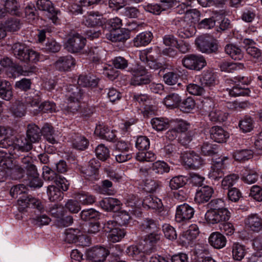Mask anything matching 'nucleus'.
Listing matches in <instances>:
<instances>
[{
	"mask_svg": "<svg viewBox=\"0 0 262 262\" xmlns=\"http://www.w3.org/2000/svg\"><path fill=\"white\" fill-rule=\"evenodd\" d=\"M12 49L14 56L20 61L27 63H36L39 60V54L25 44L15 43L13 45Z\"/></svg>",
	"mask_w": 262,
	"mask_h": 262,
	"instance_id": "f257e3e1",
	"label": "nucleus"
},
{
	"mask_svg": "<svg viewBox=\"0 0 262 262\" xmlns=\"http://www.w3.org/2000/svg\"><path fill=\"white\" fill-rule=\"evenodd\" d=\"M65 89L67 110L73 114L75 113L80 108L79 101L81 98L82 92L79 88L71 84L67 85Z\"/></svg>",
	"mask_w": 262,
	"mask_h": 262,
	"instance_id": "f03ea898",
	"label": "nucleus"
},
{
	"mask_svg": "<svg viewBox=\"0 0 262 262\" xmlns=\"http://www.w3.org/2000/svg\"><path fill=\"white\" fill-rule=\"evenodd\" d=\"M195 42L197 48L202 53H211L215 52L218 49L217 40L206 35L199 36Z\"/></svg>",
	"mask_w": 262,
	"mask_h": 262,
	"instance_id": "7ed1b4c3",
	"label": "nucleus"
},
{
	"mask_svg": "<svg viewBox=\"0 0 262 262\" xmlns=\"http://www.w3.org/2000/svg\"><path fill=\"white\" fill-rule=\"evenodd\" d=\"M42 177L45 181H53L56 185L60 186L62 191H66L69 189L70 184L68 181L47 166L42 167Z\"/></svg>",
	"mask_w": 262,
	"mask_h": 262,
	"instance_id": "20e7f679",
	"label": "nucleus"
},
{
	"mask_svg": "<svg viewBox=\"0 0 262 262\" xmlns=\"http://www.w3.org/2000/svg\"><path fill=\"white\" fill-rule=\"evenodd\" d=\"M86 44L84 37L77 33L70 34L66 43V48L69 52L77 53L83 49Z\"/></svg>",
	"mask_w": 262,
	"mask_h": 262,
	"instance_id": "39448f33",
	"label": "nucleus"
},
{
	"mask_svg": "<svg viewBox=\"0 0 262 262\" xmlns=\"http://www.w3.org/2000/svg\"><path fill=\"white\" fill-rule=\"evenodd\" d=\"M182 62L186 68L196 71H200L206 66V61L203 56L194 54L185 56Z\"/></svg>",
	"mask_w": 262,
	"mask_h": 262,
	"instance_id": "423d86ee",
	"label": "nucleus"
},
{
	"mask_svg": "<svg viewBox=\"0 0 262 262\" xmlns=\"http://www.w3.org/2000/svg\"><path fill=\"white\" fill-rule=\"evenodd\" d=\"M173 24L180 27L178 34L183 38H190L193 36L196 33V28L194 24L188 23L186 20L177 18L173 20Z\"/></svg>",
	"mask_w": 262,
	"mask_h": 262,
	"instance_id": "0eeeda50",
	"label": "nucleus"
},
{
	"mask_svg": "<svg viewBox=\"0 0 262 262\" xmlns=\"http://www.w3.org/2000/svg\"><path fill=\"white\" fill-rule=\"evenodd\" d=\"M133 77L130 83L134 85L146 84L150 82V79L144 66L138 65L131 71Z\"/></svg>",
	"mask_w": 262,
	"mask_h": 262,
	"instance_id": "6e6552de",
	"label": "nucleus"
},
{
	"mask_svg": "<svg viewBox=\"0 0 262 262\" xmlns=\"http://www.w3.org/2000/svg\"><path fill=\"white\" fill-rule=\"evenodd\" d=\"M228 160V157L225 156L214 161L209 172V178L215 181H218L222 178L224 175L223 169L227 164Z\"/></svg>",
	"mask_w": 262,
	"mask_h": 262,
	"instance_id": "1a4fd4ad",
	"label": "nucleus"
},
{
	"mask_svg": "<svg viewBox=\"0 0 262 262\" xmlns=\"http://www.w3.org/2000/svg\"><path fill=\"white\" fill-rule=\"evenodd\" d=\"M230 213L228 209L217 211L210 209L205 214V219L210 224H214L225 222L229 219Z\"/></svg>",
	"mask_w": 262,
	"mask_h": 262,
	"instance_id": "9d476101",
	"label": "nucleus"
},
{
	"mask_svg": "<svg viewBox=\"0 0 262 262\" xmlns=\"http://www.w3.org/2000/svg\"><path fill=\"white\" fill-rule=\"evenodd\" d=\"M184 164L190 168L196 169L203 164V160L193 151L185 152L181 156Z\"/></svg>",
	"mask_w": 262,
	"mask_h": 262,
	"instance_id": "9b49d317",
	"label": "nucleus"
},
{
	"mask_svg": "<svg viewBox=\"0 0 262 262\" xmlns=\"http://www.w3.org/2000/svg\"><path fill=\"white\" fill-rule=\"evenodd\" d=\"M108 251L103 247L96 246L86 250V258L92 262H103L108 255Z\"/></svg>",
	"mask_w": 262,
	"mask_h": 262,
	"instance_id": "f8f14e48",
	"label": "nucleus"
},
{
	"mask_svg": "<svg viewBox=\"0 0 262 262\" xmlns=\"http://www.w3.org/2000/svg\"><path fill=\"white\" fill-rule=\"evenodd\" d=\"M194 213V209L188 204L184 203L177 207L175 220L178 223L186 222L191 219Z\"/></svg>",
	"mask_w": 262,
	"mask_h": 262,
	"instance_id": "ddd939ff",
	"label": "nucleus"
},
{
	"mask_svg": "<svg viewBox=\"0 0 262 262\" xmlns=\"http://www.w3.org/2000/svg\"><path fill=\"white\" fill-rule=\"evenodd\" d=\"M66 241L68 243L81 242L83 246H88L89 243V239L83 235L78 229H69L66 232Z\"/></svg>",
	"mask_w": 262,
	"mask_h": 262,
	"instance_id": "4468645a",
	"label": "nucleus"
},
{
	"mask_svg": "<svg viewBox=\"0 0 262 262\" xmlns=\"http://www.w3.org/2000/svg\"><path fill=\"white\" fill-rule=\"evenodd\" d=\"M36 6L39 10L45 11L46 15L54 24L57 23L58 19L56 16L57 13L51 1L49 0H38Z\"/></svg>",
	"mask_w": 262,
	"mask_h": 262,
	"instance_id": "2eb2a0df",
	"label": "nucleus"
},
{
	"mask_svg": "<svg viewBox=\"0 0 262 262\" xmlns=\"http://www.w3.org/2000/svg\"><path fill=\"white\" fill-rule=\"evenodd\" d=\"M245 227L249 231L258 232L262 230V219L257 214H251L244 221Z\"/></svg>",
	"mask_w": 262,
	"mask_h": 262,
	"instance_id": "dca6fc26",
	"label": "nucleus"
},
{
	"mask_svg": "<svg viewBox=\"0 0 262 262\" xmlns=\"http://www.w3.org/2000/svg\"><path fill=\"white\" fill-rule=\"evenodd\" d=\"M8 13L12 15L20 16V6L16 0H6L3 6H0V18Z\"/></svg>",
	"mask_w": 262,
	"mask_h": 262,
	"instance_id": "f3484780",
	"label": "nucleus"
},
{
	"mask_svg": "<svg viewBox=\"0 0 262 262\" xmlns=\"http://www.w3.org/2000/svg\"><path fill=\"white\" fill-rule=\"evenodd\" d=\"M214 192L213 188L209 186H205L198 189L194 201L199 204L207 202L212 197Z\"/></svg>",
	"mask_w": 262,
	"mask_h": 262,
	"instance_id": "a211bd4d",
	"label": "nucleus"
},
{
	"mask_svg": "<svg viewBox=\"0 0 262 262\" xmlns=\"http://www.w3.org/2000/svg\"><path fill=\"white\" fill-rule=\"evenodd\" d=\"M75 64V60L71 55L60 57L54 63L55 68L60 71H69Z\"/></svg>",
	"mask_w": 262,
	"mask_h": 262,
	"instance_id": "6ab92c4d",
	"label": "nucleus"
},
{
	"mask_svg": "<svg viewBox=\"0 0 262 262\" xmlns=\"http://www.w3.org/2000/svg\"><path fill=\"white\" fill-rule=\"evenodd\" d=\"M210 138L217 143L226 142L229 137V134L222 127L218 126L212 127L210 130Z\"/></svg>",
	"mask_w": 262,
	"mask_h": 262,
	"instance_id": "aec40b11",
	"label": "nucleus"
},
{
	"mask_svg": "<svg viewBox=\"0 0 262 262\" xmlns=\"http://www.w3.org/2000/svg\"><path fill=\"white\" fill-rule=\"evenodd\" d=\"M103 23L102 15L98 12H90L88 15L85 16L83 23L89 27L101 26Z\"/></svg>",
	"mask_w": 262,
	"mask_h": 262,
	"instance_id": "412c9836",
	"label": "nucleus"
},
{
	"mask_svg": "<svg viewBox=\"0 0 262 262\" xmlns=\"http://www.w3.org/2000/svg\"><path fill=\"white\" fill-rule=\"evenodd\" d=\"M223 17V14L217 12H213L209 18L202 20L198 24L201 29H210L215 26L216 21H220Z\"/></svg>",
	"mask_w": 262,
	"mask_h": 262,
	"instance_id": "4be33fe9",
	"label": "nucleus"
},
{
	"mask_svg": "<svg viewBox=\"0 0 262 262\" xmlns=\"http://www.w3.org/2000/svg\"><path fill=\"white\" fill-rule=\"evenodd\" d=\"M23 102L26 107H38L39 106L40 102V97L39 92L37 91H34L27 94L25 96Z\"/></svg>",
	"mask_w": 262,
	"mask_h": 262,
	"instance_id": "5701e85b",
	"label": "nucleus"
},
{
	"mask_svg": "<svg viewBox=\"0 0 262 262\" xmlns=\"http://www.w3.org/2000/svg\"><path fill=\"white\" fill-rule=\"evenodd\" d=\"M226 237L219 232L212 233L208 238L209 244L216 249H221L224 247L226 244Z\"/></svg>",
	"mask_w": 262,
	"mask_h": 262,
	"instance_id": "b1692460",
	"label": "nucleus"
},
{
	"mask_svg": "<svg viewBox=\"0 0 262 262\" xmlns=\"http://www.w3.org/2000/svg\"><path fill=\"white\" fill-rule=\"evenodd\" d=\"M120 201L116 198H106L99 202L101 207L105 211L118 210L121 205Z\"/></svg>",
	"mask_w": 262,
	"mask_h": 262,
	"instance_id": "393cba45",
	"label": "nucleus"
},
{
	"mask_svg": "<svg viewBox=\"0 0 262 262\" xmlns=\"http://www.w3.org/2000/svg\"><path fill=\"white\" fill-rule=\"evenodd\" d=\"M258 179V174L254 169L244 168L241 172V180L245 183L252 184Z\"/></svg>",
	"mask_w": 262,
	"mask_h": 262,
	"instance_id": "a878e982",
	"label": "nucleus"
},
{
	"mask_svg": "<svg viewBox=\"0 0 262 262\" xmlns=\"http://www.w3.org/2000/svg\"><path fill=\"white\" fill-rule=\"evenodd\" d=\"M95 134L100 138L109 141H113L116 137L114 130H110L107 127L102 125L96 126Z\"/></svg>",
	"mask_w": 262,
	"mask_h": 262,
	"instance_id": "bb28decb",
	"label": "nucleus"
},
{
	"mask_svg": "<svg viewBox=\"0 0 262 262\" xmlns=\"http://www.w3.org/2000/svg\"><path fill=\"white\" fill-rule=\"evenodd\" d=\"M12 88L10 83L0 79V97L6 101H10L13 96Z\"/></svg>",
	"mask_w": 262,
	"mask_h": 262,
	"instance_id": "cd10ccee",
	"label": "nucleus"
},
{
	"mask_svg": "<svg viewBox=\"0 0 262 262\" xmlns=\"http://www.w3.org/2000/svg\"><path fill=\"white\" fill-rule=\"evenodd\" d=\"M143 205L155 210H161L163 205L161 199L156 196L149 195L144 198Z\"/></svg>",
	"mask_w": 262,
	"mask_h": 262,
	"instance_id": "c85d7f7f",
	"label": "nucleus"
},
{
	"mask_svg": "<svg viewBox=\"0 0 262 262\" xmlns=\"http://www.w3.org/2000/svg\"><path fill=\"white\" fill-rule=\"evenodd\" d=\"M0 166L3 169H11L13 171H17L19 173H21L24 171L23 169L18 165H16L13 158L7 154L3 157L0 160Z\"/></svg>",
	"mask_w": 262,
	"mask_h": 262,
	"instance_id": "c756f323",
	"label": "nucleus"
},
{
	"mask_svg": "<svg viewBox=\"0 0 262 262\" xmlns=\"http://www.w3.org/2000/svg\"><path fill=\"white\" fill-rule=\"evenodd\" d=\"M152 37V34L150 32H143L134 39V45L137 47L146 46L150 42Z\"/></svg>",
	"mask_w": 262,
	"mask_h": 262,
	"instance_id": "7c9ffc66",
	"label": "nucleus"
},
{
	"mask_svg": "<svg viewBox=\"0 0 262 262\" xmlns=\"http://www.w3.org/2000/svg\"><path fill=\"white\" fill-rule=\"evenodd\" d=\"M62 190L60 186H58L56 184L50 185L47 188V194L49 199L51 202L60 201L63 198Z\"/></svg>",
	"mask_w": 262,
	"mask_h": 262,
	"instance_id": "2f4dec72",
	"label": "nucleus"
},
{
	"mask_svg": "<svg viewBox=\"0 0 262 262\" xmlns=\"http://www.w3.org/2000/svg\"><path fill=\"white\" fill-rule=\"evenodd\" d=\"M72 143L74 148L81 150L87 148L89 145V140L84 136L79 134L72 136Z\"/></svg>",
	"mask_w": 262,
	"mask_h": 262,
	"instance_id": "473e14b6",
	"label": "nucleus"
},
{
	"mask_svg": "<svg viewBox=\"0 0 262 262\" xmlns=\"http://www.w3.org/2000/svg\"><path fill=\"white\" fill-rule=\"evenodd\" d=\"M141 230L147 233L160 231V225L158 223L151 219H145L140 225Z\"/></svg>",
	"mask_w": 262,
	"mask_h": 262,
	"instance_id": "72a5a7b5",
	"label": "nucleus"
},
{
	"mask_svg": "<svg viewBox=\"0 0 262 262\" xmlns=\"http://www.w3.org/2000/svg\"><path fill=\"white\" fill-rule=\"evenodd\" d=\"M225 52L235 60H240L244 57L241 49L233 44L227 45L225 47Z\"/></svg>",
	"mask_w": 262,
	"mask_h": 262,
	"instance_id": "f704fd0d",
	"label": "nucleus"
},
{
	"mask_svg": "<svg viewBox=\"0 0 262 262\" xmlns=\"http://www.w3.org/2000/svg\"><path fill=\"white\" fill-rule=\"evenodd\" d=\"M99 81V79L94 75H80L77 80L79 86L83 87L96 86Z\"/></svg>",
	"mask_w": 262,
	"mask_h": 262,
	"instance_id": "c9c22d12",
	"label": "nucleus"
},
{
	"mask_svg": "<svg viewBox=\"0 0 262 262\" xmlns=\"http://www.w3.org/2000/svg\"><path fill=\"white\" fill-rule=\"evenodd\" d=\"M41 130L35 124H29L27 132V138L32 143L38 142L41 137Z\"/></svg>",
	"mask_w": 262,
	"mask_h": 262,
	"instance_id": "e433bc0d",
	"label": "nucleus"
},
{
	"mask_svg": "<svg viewBox=\"0 0 262 262\" xmlns=\"http://www.w3.org/2000/svg\"><path fill=\"white\" fill-rule=\"evenodd\" d=\"M247 251L244 245L235 243L232 246V254L234 259L240 261L244 258Z\"/></svg>",
	"mask_w": 262,
	"mask_h": 262,
	"instance_id": "4c0bfd02",
	"label": "nucleus"
},
{
	"mask_svg": "<svg viewBox=\"0 0 262 262\" xmlns=\"http://www.w3.org/2000/svg\"><path fill=\"white\" fill-rule=\"evenodd\" d=\"M181 100V97L178 94L171 93L164 98L163 102L167 107L172 108L179 106Z\"/></svg>",
	"mask_w": 262,
	"mask_h": 262,
	"instance_id": "58836bf2",
	"label": "nucleus"
},
{
	"mask_svg": "<svg viewBox=\"0 0 262 262\" xmlns=\"http://www.w3.org/2000/svg\"><path fill=\"white\" fill-rule=\"evenodd\" d=\"M220 68L222 71L232 73L234 71L243 69L244 65L242 63L229 62L223 61L220 64Z\"/></svg>",
	"mask_w": 262,
	"mask_h": 262,
	"instance_id": "ea45409f",
	"label": "nucleus"
},
{
	"mask_svg": "<svg viewBox=\"0 0 262 262\" xmlns=\"http://www.w3.org/2000/svg\"><path fill=\"white\" fill-rule=\"evenodd\" d=\"M154 129L157 131H162L168 127L169 122L167 119L164 118H154L150 121Z\"/></svg>",
	"mask_w": 262,
	"mask_h": 262,
	"instance_id": "a19ab883",
	"label": "nucleus"
},
{
	"mask_svg": "<svg viewBox=\"0 0 262 262\" xmlns=\"http://www.w3.org/2000/svg\"><path fill=\"white\" fill-rule=\"evenodd\" d=\"M26 107L23 102L19 100L15 101L12 104L10 110L13 115L16 117H22L26 114Z\"/></svg>",
	"mask_w": 262,
	"mask_h": 262,
	"instance_id": "79ce46f5",
	"label": "nucleus"
},
{
	"mask_svg": "<svg viewBox=\"0 0 262 262\" xmlns=\"http://www.w3.org/2000/svg\"><path fill=\"white\" fill-rule=\"evenodd\" d=\"M126 253L129 256L132 257L136 260L144 261L146 259L144 253L140 251L136 246H131L128 247Z\"/></svg>",
	"mask_w": 262,
	"mask_h": 262,
	"instance_id": "37998d69",
	"label": "nucleus"
},
{
	"mask_svg": "<svg viewBox=\"0 0 262 262\" xmlns=\"http://www.w3.org/2000/svg\"><path fill=\"white\" fill-rule=\"evenodd\" d=\"M15 148L22 151H28L32 148V144L30 141L25 137L18 138L15 144Z\"/></svg>",
	"mask_w": 262,
	"mask_h": 262,
	"instance_id": "c03bdc74",
	"label": "nucleus"
},
{
	"mask_svg": "<svg viewBox=\"0 0 262 262\" xmlns=\"http://www.w3.org/2000/svg\"><path fill=\"white\" fill-rule=\"evenodd\" d=\"M210 119L212 121L224 122L228 117V114L218 108H214L209 114Z\"/></svg>",
	"mask_w": 262,
	"mask_h": 262,
	"instance_id": "a18cd8bd",
	"label": "nucleus"
},
{
	"mask_svg": "<svg viewBox=\"0 0 262 262\" xmlns=\"http://www.w3.org/2000/svg\"><path fill=\"white\" fill-rule=\"evenodd\" d=\"M152 170L159 174L168 173L170 170V166L163 161H157L152 163Z\"/></svg>",
	"mask_w": 262,
	"mask_h": 262,
	"instance_id": "49530a36",
	"label": "nucleus"
},
{
	"mask_svg": "<svg viewBox=\"0 0 262 262\" xmlns=\"http://www.w3.org/2000/svg\"><path fill=\"white\" fill-rule=\"evenodd\" d=\"M239 179L237 174L232 173L225 177L222 181V187L224 189H230Z\"/></svg>",
	"mask_w": 262,
	"mask_h": 262,
	"instance_id": "de8ad7c7",
	"label": "nucleus"
},
{
	"mask_svg": "<svg viewBox=\"0 0 262 262\" xmlns=\"http://www.w3.org/2000/svg\"><path fill=\"white\" fill-rule=\"evenodd\" d=\"M201 154L205 156H212L218 151L217 145L208 142H204L201 147Z\"/></svg>",
	"mask_w": 262,
	"mask_h": 262,
	"instance_id": "09e8293b",
	"label": "nucleus"
},
{
	"mask_svg": "<svg viewBox=\"0 0 262 262\" xmlns=\"http://www.w3.org/2000/svg\"><path fill=\"white\" fill-rule=\"evenodd\" d=\"M215 77L214 74L210 71L204 72L200 78V82L205 86L211 87L215 85Z\"/></svg>",
	"mask_w": 262,
	"mask_h": 262,
	"instance_id": "8fccbe9b",
	"label": "nucleus"
},
{
	"mask_svg": "<svg viewBox=\"0 0 262 262\" xmlns=\"http://www.w3.org/2000/svg\"><path fill=\"white\" fill-rule=\"evenodd\" d=\"M186 184V179L182 176L173 177L169 181V186L171 190H177Z\"/></svg>",
	"mask_w": 262,
	"mask_h": 262,
	"instance_id": "3c124183",
	"label": "nucleus"
},
{
	"mask_svg": "<svg viewBox=\"0 0 262 262\" xmlns=\"http://www.w3.org/2000/svg\"><path fill=\"white\" fill-rule=\"evenodd\" d=\"M143 189L147 192H153L161 185V182L151 179H146L143 181Z\"/></svg>",
	"mask_w": 262,
	"mask_h": 262,
	"instance_id": "603ef678",
	"label": "nucleus"
},
{
	"mask_svg": "<svg viewBox=\"0 0 262 262\" xmlns=\"http://www.w3.org/2000/svg\"><path fill=\"white\" fill-rule=\"evenodd\" d=\"M126 232L120 226L116 229H114L111 233L107 235L110 241L113 243H116L120 241L125 235Z\"/></svg>",
	"mask_w": 262,
	"mask_h": 262,
	"instance_id": "864d4df0",
	"label": "nucleus"
},
{
	"mask_svg": "<svg viewBox=\"0 0 262 262\" xmlns=\"http://www.w3.org/2000/svg\"><path fill=\"white\" fill-rule=\"evenodd\" d=\"M76 198L82 204L84 205H91L95 202V198L89 193H78L76 195Z\"/></svg>",
	"mask_w": 262,
	"mask_h": 262,
	"instance_id": "5fc2aeb1",
	"label": "nucleus"
},
{
	"mask_svg": "<svg viewBox=\"0 0 262 262\" xmlns=\"http://www.w3.org/2000/svg\"><path fill=\"white\" fill-rule=\"evenodd\" d=\"M54 130L53 127L49 124H45L42 128V134L46 139L52 144L57 142L53 136Z\"/></svg>",
	"mask_w": 262,
	"mask_h": 262,
	"instance_id": "6e6d98bb",
	"label": "nucleus"
},
{
	"mask_svg": "<svg viewBox=\"0 0 262 262\" xmlns=\"http://www.w3.org/2000/svg\"><path fill=\"white\" fill-rule=\"evenodd\" d=\"M229 94L231 96L237 97L239 96L248 95L250 91L248 89L239 87L238 86H234L231 89H227Z\"/></svg>",
	"mask_w": 262,
	"mask_h": 262,
	"instance_id": "4d7b16f0",
	"label": "nucleus"
},
{
	"mask_svg": "<svg viewBox=\"0 0 262 262\" xmlns=\"http://www.w3.org/2000/svg\"><path fill=\"white\" fill-rule=\"evenodd\" d=\"M164 82L167 85L176 84L179 80V75L175 72L171 71L166 73L163 76Z\"/></svg>",
	"mask_w": 262,
	"mask_h": 262,
	"instance_id": "13d9d810",
	"label": "nucleus"
},
{
	"mask_svg": "<svg viewBox=\"0 0 262 262\" xmlns=\"http://www.w3.org/2000/svg\"><path fill=\"white\" fill-rule=\"evenodd\" d=\"M253 151L250 149L238 150L234 153L233 157L236 161H243L252 157Z\"/></svg>",
	"mask_w": 262,
	"mask_h": 262,
	"instance_id": "bf43d9fd",
	"label": "nucleus"
},
{
	"mask_svg": "<svg viewBox=\"0 0 262 262\" xmlns=\"http://www.w3.org/2000/svg\"><path fill=\"white\" fill-rule=\"evenodd\" d=\"M137 160L140 162H152L156 159L155 154L151 151H139L137 154Z\"/></svg>",
	"mask_w": 262,
	"mask_h": 262,
	"instance_id": "052dcab7",
	"label": "nucleus"
},
{
	"mask_svg": "<svg viewBox=\"0 0 262 262\" xmlns=\"http://www.w3.org/2000/svg\"><path fill=\"white\" fill-rule=\"evenodd\" d=\"M95 153L97 157L102 161L106 160L110 156L108 148L103 144H100L96 148Z\"/></svg>",
	"mask_w": 262,
	"mask_h": 262,
	"instance_id": "680f3d73",
	"label": "nucleus"
},
{
	"mask_svg": "<svg viewBox=\"0 0 262 262\" xmlns=\"http://www.w3.org/2000/svg\"><path fill=\"white\" fill-rule=\"evenodd\" d=\"M162 230L165 237L169 240L177 238V234L175 229L168 224H165L162 226Z\"/></svg>",
	"mask_w": 262,
	"mask_h": 262,
	"instance_id": "e2e57ef3",
	"label": "nucleus"
},
{
	"mask_svg": "<svg viewBox=\"0 0 262 262\" xmlns=\"http://www.w3.org/2000/svg\"><path fill=\"white\" fill-rule=\"evenodd\" d=\"M27 194L19 197L17 200L18 208L20 211H24L27 208L30 207L31 198Z\"/></svg>",
	"mask_w": 262,
	"mask_h": 262,
	"instance_id": "0e129e2a",
	"label": "nucleus"
},
{
	"mask_svg": "<svg viewBox=\"0 0 262 262\" xmlns=\"http://www.w3.org/2000/svg\"><path fill=\"white\" fill-rule=\"evenodd\" d=\"M195 102L191 97H188L180 103L181 110L185 113H188L195 107Z\"/></svg>",
	"mask_w": 262,
	"mask_h": 262,
	"instance_id": "69168bd1",
	"label": "nucleus"
},
{
	"mask_svg": "<svg viewBox=\"0 0 262 262\" xmlns=\"http://www.w3.org/2000/svg\"><path fill=\"white\" fill-rule=\"evenodd\" d=\"M20 24L18 19H11L7 20L5 24L6 31L15 32L20 29Z\"/></svg>",
	"mask_w": 262,
	"mask_h": 262,
	"instance_id": "338daca9",
	"label": "nucleus"
},
{
	"mask_svg": "<svg viewBox=\"0 0 262 262\" xmlns=\"http://www.w3.org/2000/svg\"><path fill=\"white\" fill-rule=\"evenodd\" d=\"M100 167L99 162L96 159H92L89 163V167L86 169L85 173L86 177L95 175L97 170Z\"/></svg>",
	"mask_w": 262,
	"mask_h": 262,
	"instance_id": "774afa93",
	"label": "nucleus"
}]
</instances>
